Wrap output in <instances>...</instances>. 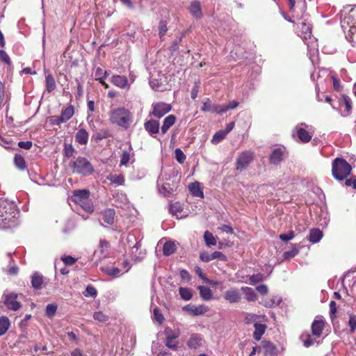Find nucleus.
<instances>
[{
    "mask_svg": "<svg viewBox=\"0 0 356 356\" xmlns=\"http://www.w3.org/2000/svg\"><path fill=\"white\" fill-rule=\"evenodd\" d=\"M18 211L13 202L0 199V229L15 226Z\"/></svg>",
    "mask_w": 356,
    "mask_h": 356,
    "instance_id": "f257e3e1",
    "label": "nucleus"
},
{
    "mask_svg": "<svg viewBox=\"0 0 356 356\" xmlns=\"http://www.w3.org/2000/svg\"><path fill=\"white\" fill-rule=\"evenodd\" d=\"M109 120L112 124L127 129L133 122V115L128 109L117 108L110 111Z\"/></svg>",
    "mask_w": 356,
    "mask_h": 356,
    "instance_id": "f03ea898",
    "label": "nucleus"
},
{
    "mask_svg": "<svg viewBox=\"0 0 356 356\" xmlns=\"http://www.w3.org/2000/svg\"><path fill=\"white\" fill-rule=\"evenodd\" d=\"M351 170V165L343 159L337 158L332 161V173L337 180L341 181L346 179Z\"/></svg>",
    "mask_w": 356,
    "mask_h": 356,
    "instance_id": "7ed1b4c3",
    "label": "nucleus"
},
{
    "mask_svg": "<svg viewBox=\"0 0 356 356\" xmlns=\"http://www.w3.org/2000/svg\"><path fill=\"white\" fill-rule=\"evenodd\" d=\"M69 166L74 173L87 176L92 173L93 167L90 161L84 157H78L76 160L72 161Z\"/></svg>",
    "mask_w": 356,
    "mask_h": 356,
    "instance_id": "20e7f679",
    "label": "nucleus"
},
{
    "mask_svg": "<svg viewBox=\"0 0 356 356\" xmlns=\"http://www.w3.org/2000/svg\"><path fill=\"white\" fill-rule=\"evenodd\" d=\"M72 200L87 212L90 213L93 211V206L89 199V191L88 190L75 191L72 196Z\"/></svg>",
    "mask_w": 356,
    "mask_h": 356,
    "instance_id": "39448f33",
    "label": "nucleus"
},
{
    "mask_svg": "<svg viewBox=\"0 0 356 356\" xmlns=\"http://www.w3.org/2000/svg\"><path fill=\"white\" fill-rule=\"evenodd\" d=\"M127 243L131 248V252L132 257L138 261L142 260L145 254V251H140L138 252L139 249L140 248V241H136V237L134 235L129 234L127 238Z\"/></svg>",
    "mask_w": 356,
    "mask_h": 356,
    "instance_id": "423d86ee",
    "label": "nucleus"
},
{
    "mask_svg": "<svg viewBox=\"0 0 356 356\" xmlns=\"http://www.w3.org/2000/svg\"><path fill=\"white\" fill-rule=\"evenodd\" d=\"M17 297L15 293H5L2 296V302L8 309L17 311L22 307L21 303L17 300Z\"/></svg>",
    "mask_w": 356,
    "mask_h": 356,
    "instance_id": "0eeeda50",
    "label": "nucleus"
},
{
    "mask_svg": "<svg viewBox=\"0 0 356 356\" xmlns=\"http://www.w3.org/2000/svg\"><path fill=\"white\" fill-rule=\"evenodd\" d=\"M172 106L170 104L159 102L152 104L151 115L157 118H161L166 113L171 111Z\"/></svg>",
    "mask_w": 356,
    "mask_h": 356,
    "instance_id": "6e6552de",
    "label": "nucleus"
},
{
    "mask_svg": "<svg viewBox=\"0 0 356 356\" xmlns=\"http://www.w3.org/2000/svg\"><path fill=\"white\" fill-rule=\"evenodd\" d=\"M254 158L253 152L246 151L240 154L236 160V170H243L246 168L252 161Z\"/></svg>",
    "mask_w": 356,
    "mask_h": 356,
    "instance_id": "1a4fd4ad",
    "label": "nucleus"
},
{
    "mask_svg": "<svg viewBox=\"0 0 356 356\" xmlns=\"http://www.w3.org/2000/svg\"><path fill=\"white\" fill-rule=\"evenodd\" d=\"M165 346L170 349H176L178 345V341H177V339L179 336L180 332L179 330H172L170 329H166L165 331Z\"/></svg>",
    "mask_w": 356,
    "mask_h": 356,
    "instance_id": "9d476101",
    "label": "nucleus"
},
{
    "mask_svg": "<svg viewBox=\"0 0 356 356\" xmlns=\"http://www.w3.org/2000/svg\"><path fill=\"white\" fill-rule=\"evenodd\" d=\"M308 125L305 123H301L298 124L295 129L296 130V134L300 139L302 143H308L310 141L313 136V132L306 130L305 128H307Z\"/></svg>",
    "mask_w": 356,
    "mask_h": 356,
    "instance_id": "9b49d317",
    "label": "nucleus"
},
{
    "mask_svg": "<svg viewBox=\"0 0 356 356\" xmlns=\"http://www.w3.org/2000/svg\"><path fill=\"white\" fill-rule=\"evenodd\" d=\"M74 113V107L72 106H68L61 113L60 116L54 117L53 123L57 125L60 124L63 122L69 120Z\"/></svg>",
    "mask_w": 356,
    "mask_h": 356,
    "instance_id": "f8f14e48",
    "label": "nucleus"
},
{
    "mask_svg": "<svg viewBox=\"0 0 356 356\" xmlns=\"http://www.w3.org/2000/svg\"><path fill=\"white\" fill-rule=\"evenodd\" d=\"M223 298L229 303H236L240 302L241 295L238 289L231 288L225 292Z\"/></svg>",
    "mask_w": 356,
    "mask_h": 356,
    "instance_id": "ddd939ff",
    "label": "nucleus"
},
{
    "mask_svg": "<svg viewBox=\"0 0 356 356\" xmlns=\"http://www.w3.org/2000/svg\"><path fill=\"white\" fill-rule=\"evenodd\" d=\"M111 81L114 86L122 89H129L131 85L127 78L121 75L113 76Z\"/></svg>",
    "mask_w": 356,
    "mask_h": 356,
    "instance_id": "4468645a",
    "label": "nucleus"
},
{
    "mask_svg": "<svg viewBox=\"0 0 356 356\" xmlns=\"http://www.w3.org/2000/svg\"><path fill=\"white\" fill-rule=\"evenodd\" d=\"M189 12L195 18H202L203 15L200 2L198 1H192L189 6Z\"/></svg>",
    "mask_w": 356,
    "mask_h": 356,
    "instance_id": "2eb2a0df",
    "label": "nucleus"
},
{
    "mask_svg": "<svg viewBox=\"0 0 356 356\" xmlns=\"http://www.w3.org/2000/svg\"><path fill=\"white\" fill-rule=\"evenodd\" d=\"M145 129L151 135L156 134L159 131V122L155 120H150L145 122Z\"/></svg>",
    "mask_w": 356,
    "mask_h": 356,
    "instance_id": "dca6fc26",
    "label": "nucleus"
},
{
    "mask_svg": "<svg viewBox=\"0 0 356 356\" xmlns=\"http://www.w3.org/2000/svg\"><path fill=\"white\" fill-rule=\"evenodd\" d=\"M183 309H184V310H186L188 312H189L195 316L203 314L209 310L208 307L204 305H198V306L188 305V306L184 307Z\"/></svg>",
    "mask_w": 356,
    "mask_h": 356,
    "instance_id": "f3484780",
    "label": "nucleus"
},
{
    "mask_svg": "<svg viewBox=\"0 0 356 356\" xmlns=\"http://www.w3.org/2000/svg\"><path fill=\"white\" fill-rule=\"evenodd\" d=\"M323 328L324 321L323 320H314L312 325V334L316 337H319L322 334Z\"/></svg>",
    "mask_w": 356,
    "mask_h": 356,
    "instance_id": "a211bd4d",
    "label": "nucleus"
},
{
    "mask_svg": "<svg viewBox=\"0 0 356 356\" xmlns=\"http://www.w3.org/2000/svg\"><path fill=\"white\" fill-rule=\"evenodd\" d=\"M220 105L211 104V102L208 99L207 102L203 103L202 110L203 111H211L218 114L223 113V110H220Z\"/></svg>",
    "mask_w": 356,
    "mask_h": 356,
    "instance_id": "6ab92c4d",
    "label": "nucleus"
},
{
    "mask_svg": "<svg viewBox=\"0 0 356 356\" xmlns=\"http://www.w3.org/2000/svg\"><path fill=\"white\" fill-rule=\"evenodd\" d=\"M254 332L253 333V337L255 340L259 341L261 338V336L264 334L266 325L264 324L259 323V322H256L254 324Z\"/></svg>",
    "mask_w": 356,
    "mask_h": 356,
    "instance_id": "aec40b11",
    "label": "nucleus"
},
{
    "mask_svg": "<svg viewBox=\"0 0 356 356\" xmlns=\"http://www.w3.org/2000/svg\"><path fill=\"white\" fill-rule=\"evenodd\" d=\"M188 188L190 192L193 196L201 197L202 198L204 197V193L202 190L200 188V183L197 181H195L193 183H191L188 185Z\"/></svg>",
    "mask_w": 356,
    "mask_h": 356,
    "instance_id": "412c9836",
    "label": "nucleus"
},
{
    "mask_svg": "<svg viewBox=\"0 0 356 356\" xmlns=\"http://www.w3.org/2000/svg\"><path fill=\"white\" fill-rule=\"evenodd\" d=\"M202 338L199 334H193L188 339L187 344L189 348L196 349L202 346Z\"/></svg>",
    "mask_w": 356,
    "mask_h": 356,
    "instance_id": "4be33fe9",
    "label": "nucleus"
},
{
    "mask_svg": "<svg viewBox=\"0 0 356 356\" xmlns=\"http://www.w3.org/2000/svg\"><path fill=\"white\" fill-rule=\"evenodd\" d=\"M176 117L174 115H168L163 122L161 132L165 134L168 129L175 123Z\"/></svg>",
    "mask_w": 356,
    "mask_h": 356,
    "instance_id": "5701e85b",
    "label": "nucleus"
},
{
    "mask_svg": "<svg viewBox=\"0 0 356 356\" xmlns=\"http://www.w3.org/2000/svg\"><path fill=\"white\" fill-rule=\"evenodd\" d=\"M283 159V152L280 149L273 150L270 156V162L272 164L277 165Z\"/></svg>",
    "mask_w": 356,
    "mask_h": 356,
    "instance_id": "b1692460",
    "label": "nucleus"
},
{
    "mask_svg": "<svg viewBox=\"0 0 356 356\" xmlns=\"http://www.w3.org/2000/svg\"><path fill=\"white\" fill-rule=\"evenodd\" d=\"M241 290L244 293L245 298L248 301L254 302L257 300V296L253 289L248 286H244L242 287Z\"/></svg>",
    "mask_w": 356,
    "mask_h": 356,
    "instance_id": "393cba45",
    "label": "nucleus"
},
{
    "mask_svg": "<svg viewBox=\"0 0 356 356\" xmlns=\"http://www.w3.org/2000/svg\"><path fill=\"white\" fill-rule=\"evenodd\" d=\"M115 211L112 209H108L102 213L103 220L108 225H113L115 221Z\"/></svg>",
    "mask_w": 356,
    "mask_h": 356,
    "instance_id": "a878e982",
    "label": "nucleus"
},
{
    "mask_svg": "<svg viewBox=\"0 0 356 356\" xmlns=\"http://www.w3.org/2000/svg\"><path fill=\"white\" fill-rule=\"evenodd\" d=\"M300 24L301 27L300 36L304 40L309 38L312 35V28L310 25L306 23L305 22H302Z\"/></svg>",
    "mask_w": 356,
    "mask_h": 356,
    "instance_id": "bb28decb",
    "label": "nucleus"
},
{
    "mask_svg": "<svg viewBox=\"0 0 356 356\" xmlns=\"http://www.w3.org/2000/svg\"><path fill=\"white\" fill-rule=\"evenodd\" d=\"M88 133L84 129H79L76 134V141L81 145H86L88 140Z\"/></svg>",
    "mask_w": 356,
    "mask_h": 356,
    "instance_id": "cd10ccee",
    "label": "nucleus"
},
{
    "mask_svg": "<svg viewBox=\"0 0 356 356\" xmlns=\"http://www.w3.org/2000/svg\"><path fill=\"white\" fill-rule=\"evenodd\" d=\"M323 237V233L319 229H312L310 230L309 241L312 243L318 242Z\"/></svg>",
    "mask_w": 356,
    "mask_h": 356,
    "instance_id": "c85d7f7f",
    "label": "nucleus"
},
{
    "mask_svg": "<svg viewBox=\"0 0 356 356\" xmlns=\"http://www.w3.org/2000/svg\"><path fill=\"white\" fill-rule=\"evenodd\" d=\"M107 179L115 186H122L124 183V176L121 174H110L107 177Z\"/></svg>",
    "mask_w": 356,
    "mask_h": 356,
    "instance_id": "c756f323",
    "label": "nucleus"
},
{
    "mask_svg": "<svg viewBox=\"0 0 356 356\" xmlns=\"http://www.w3.org/2000/svg\"><path fill=\"white\" fill-rule=\"evenodd\" d=\"M177 249V245L175 242L169 241L163 245V252L165 256H169L173 254Z\"/></svg>",
    "mask_w": 356,
    "mask_h": 356,
    "instance_id": "7c9ffc66",
    "label": "nucleus"
},
{
    "mask_svg": "<svg viewBox=\"0 0 356 356\" xmlns=\"http://www.w3.org/2000/svg\"><path fill=\"white\" fill-rule=\"evenodd\" d=\"M198 289L200 291V296L203 300L208 301L213 298L211 290L209 287L200 286H198Z\"/></svg>",
    "mask_w": 356,
    "mask_h": 356,
    "instance_id": "2f4dec72",
    "label": "nucleus"
},
{
    "mask_svg": "<svg viewBox=\"0 0 356 356\" xmlns=\"http://www.w3.org/2000/svg\"><path fill=\"white\" fill-rule=\"evenodd\" d=\"M10 320L7 316H2L0 317V336L3 335L10 327Z\"/></svg>",
    "mask_w": 356,
    "mask_h": 356,
    "instance_id": "473e14b6",
    "label": "nucleus"
},
{
    "mask_svg": "<svg viewBox=\"0 0 356 356\" xmlns=\"http://www.w3.org/2000/svg\"><path fill=\"white\" fill-rule=\"evenodd\" d=\"M45 86L46 90L49 92H51L56 89V81L53 76L48 74L45 76Z\"/></svg>",
    "mask_w": 356,
    "mask_h": 356,
    "instance_id": "72a5a7b5",
    "label": "nucleus"
},
{
    "mask_svg": "<svg viewBox=\"0 0 356 356\" xmlns=\"http://www.w3.org/2000/svg\"><path fill=\"white\" fill-rule=\"evenodd\" d=\"M43 283V277L38 273H35L31 279V284L33 288L38 289L41 288Z\"/></svg>",
    "mask_w": 356,
    "mask_h": 356,
    "instance_id": "f704fd0d",
    "label": "nucleus"
},
{
    "mask_svg": "<svg viewBox=\"0 0 356 356\" xmlns=\"http://www.w3.org/2000/svg\"><path fill=\"white\" fill-rule=\"evenodd\" d=\"M174 187H172L169 183H165L159 187V191L164 196L168 197L173 193Z\"/></svg>",
    "mask_w": 356,
    "mask_h": 356,
    "instance_id": "c9c22d12",
    "label": "nucleus"
},
{
    "mask_svg": "<svg viewBox=\"0 0 356 356\" xmlns=\"http://www.w3.org/2000/svg\"><path fill=\"white\" fill-rule=\"evenodd\" d=\"M204 241L207 246H211L216 245V239L213 236V234L209 231H206L204 234Z\"/></svg>",
    "mask_w": 356,
    "mask_h": 356,
    "instance_id": "e433bc0d",
    "label": "nucleus"
},
{
    "mask_svg": "<svg viewBox=\"0 0 356 356\" xmlns=\"http://www.w3.org/2000/svg\"><path fill=\"white\" fill-rule=\"evenodd\" d=\"M226 136H227L226 131H224L223 130H220V131H217L213 135V136L211 139V143L213 144H218L222 140H223Z\"/></svg>",
    "mask_w": 356,
    "mask_h": 356,
    "instance_id": "4c0bfd02",
    "label": "nucleus"
},
{
    "mask_svg": "<svg viewBox=\"0 0 356 356\" xmlns=\"http://www.w3.org/2000/svg\"><path fill=\"white\" fill-rule=\"evenodd\" d=\"M179 294L182 299L185 300H189L192 298V293L191 289L188 288L180 287Z\"/></svg>",
    "mask_w": 356,
    "mask_h": 356,
    "instance_id": "58836bf2",
    "label": "nucleus"
},
{
    "mask_svg": "<svg viewBox=\"0 0 356 356\" xmlns=\"http://www.w3.org/2000/svg\"><path fill=\"white\" fill-rule=\"evenodd\" d=\"M104 271L107 275L116 277L119 276L120 270L117 267L111 266L104 268Z\"/></svg>",
    "mask_w": 356,
    "mask_h": 356,
    "instance_id": "ea45409f",
    "label": "nucleus"
},
{
    "mask_svg": "<svg viewBox=\"0 0 356 356\" xmlns=\"http://www.w3.org/2000/svg\"><path fill=\"white\" fill-rule=\"evenodd\" d=\"M298 252H299L298 249L296 247H293L291 248V250L284 252V254H283L284 259L286 260L291 259L293 258L294 257H296L298 254Z\"/></svg>",
    "mask_w": 356,
    "mask_h": 356,
    "instance_id": "a19ab883",
    "label": "nucleus"
},
{
    "mask_svg": "<svg viewBox=\"0 0 356 356\" xmlns=\"http://www.w3.org/2000/svg\"><path fill=\"white\" fill-rule=\"evenodd\" d=\"M15 165L20 170H24L26 168L25 161L21 155H15L14 159Z\"/></svg>",
    "mask_w": 356,
    "mask_h": 356,
    "instance_id": "79ce46f5",
    "label": "nucleus"
},
{
    "mask_svg": "<svg viewBox=\"0 0 356 356\" xmlns=\"http://www.w3.org/2000/svg\"><path fill=\"white\" fill-rule=\"evenodd\" d=\"M97 293V290L92 285L87 286L86 291L83 292V295L86 297H96Z\"/></svg>",
    "mask_w": 356,
    "mask_h": 356,
    "instance_id": "37998d69",
    "label": "nucleus"
},
{
    "mask_svg": "<svg viewBox=\"0 0 356 356\" xmlns=\"http://www.w3.org/2000/svg\"><path fill=\"white\" fill-rule=\"evenodd\" d=\"M264 279V277L262 274L258 273L255 275H252L250 277V284L254 285L257 283H259L261 281H263Z\"/></svg>",
    "mask_w": 356,
    "mask_h": 356,
    "instance_id": "c03bdc74",
    "label": "nucleus"
},
{
    "mask_svg": "<svg viewBox=\"0 0 356 356\" xmlns=\"http://www.w3.org/2000/svg\"><path fill=\"white\" fill-rule=\"evenodd\" d=\"M57 309L56 305L49 304L46 307V314L49 317H52L55 315Z\"/></svg>",
    "mask_w": 356,
    "mask_h": 356,
    "instance_id": "a18cd8bd",
    "label": "nucleus"
},
{
    "mask_svg": "<svg viewBox=\"0 0 356 356\" xmlns=\"http://www.w3.org/2000/svg\"><path fill=\"white\" fill-rule=\"evenodd\" d=\"M238 105V103L236 101L230 102L227 105H220V110H223V113L227 112L229 109H234L236 108Z\"/></svg>",
    "mask_w": 356,
    "mask_h": 356,
    "instance_id": "49530a36",
    "label": "nucleus"
},
{
    "mask_svg": "<svg viewBox=\"0 0 356 356\" xmlns=\"http://www.w3.org/2000/svg\"><path fill=\"white\" fill-rule=\"evenodd\" d=\"M175 158L179 163H183L186 159V156L180 149H176L175 151Z\"/></svg>",
    "mask_w": 356,
    "mask_h": 356,
    "instance_id": "de8ad7c7",
    "label": "nucleus"
},
{
    "mask_svg": "<svg viewBox=\"0 0 356 356\" xmlns=\"http://www.w3.org/2000/svg\"><path fill=\"white\" fill-rule=\"evenodd\" d=\"M93 318L99 322H106L108 320V316L102 312H95Z\"/></svg>",
    "mask_w": 356,
    "mask_h": 356,
    "instance_id": "09e8293b",
    "label": "nucleus"
},
{
    "mask_svg": "<svg viewBox=\"0 0 356 356\" xmlns=\"http://www.w3.org/2000/svg\"><path fill=\"white\" fill-rule=\"evenodd\" d=\"M130 160V154L127 151H123L120 156V165H124L128 163Z\"/></svg>",
    "mask_w": 356,
    "mask_h": 356,
    "instance_id": "8fccbe9b",
    "label": "nucleus"
},
{
    "mask_svg": "<svg viewBox=\"0 0 356 356\" xmlns=\"http://www.w3.org/2000/svg\"><path fill=\"white\" fill-rule=\"evenodd\" d=\"M154 319L159 324L162 323L164 318L163 314L161 313L160 310L158 308H154Z\"/></svg>",
    "mask_w": 356,
    "mask_h": 356,
    "instance_id": "3c124183",
    "label": "nucleus"
},
{
    "mask_svg": "<svg viewBox=\"0 0 356 356\" xmlns=\"http://www.w3.org/2000/svg\"><path fill=\"white\" fill-rule=\"evenodd\" d=\"M259 318V316H258L257 315H255L254 314H247L245 318V321L247 324H250L252 323L254 324L256 322H258L257 319Z\"/></svg>",
    "mask_w": 356,
    "mask_h": 356,
    "instance_id": "603ef678",
    "label": "nucleus"
},
{
    "mask_svg": "<svg viewBox=\"0 0 356 356\" xmlns=\"http://www.w3.org/2000/svg\"><path fill=\"white\" fill-rule=\"evenodd\" d=\"M348 325L350 326V332L353 333L356 329V316L352 315L350 316Z\"/></svg>",
    "mask_w": 356,
    "mask_h": 356,
    "instance_id": "864d4df0",
    "label": "nucleus"
},
{
    "mask_svg": "<svg viewBox=\"0 0 356 356\" xmlns=\"http://www.w3.org/2000/svg\"><path fill=\"white\" fill-rule=\"evenodd\" d=\"M74 152V149L71 145H65L64 147V154L65 156L67 157H71L73 155V153Z\"/></svg>",
    "mask_w": 356,
    "mask_h": 356,
    "instance_id": "5fc2aeb1",
    "label": "nucleus"
},
{
    "mask_svg": "<svg viewBox=\"0 0 356 356\" xmlns=\"http://www.w3.org/2000/svg\"><path fill=\"white\" fill-rule=\"evenodd\" d=\"M295 236L294 232L291 231L288 234H282L280 235V238L283 241H288L293 239Z\"/></svg>",
    "mask_w": 356,
    "mask_h": 356,
    "instance_id": "6e6d98bb",
    "label": "nucleus"
},
{
    "mask_svg": "<svg viewBox=\"0 0 356 356\" xmlns=\"http://www.w3.org/2000/svg\"><path fill=\"white\" fill-rule=\"evenodd\" d=\"M0 60L8 65H10L11 63L10 57L3 50H0Z\"/></svg>",
    "mask_w": 356,
    "mask_h": 356,
    "instance_id": "4d7b16f0",
    "label": "nucleus"
},
{
    "mask_svg": "<svg viewBox=\"0 0 356 356\" xmlns=\"http://www.w3.org/2000/svg\"><path fill=\"white\" fill-rule=\"evenodd\" d=\"M167 31L166 23L165 22H161L159 24V35L161 38L165 35Z\"/></svg>",
    "mask_w": 356,
    "mask_h": 356,
    "instance_id": "13d9d810",
    "label": "nucleus"
},
{
    "mask_svg": "<svg viewBox=\"0 0 356 356\" xmlns=\"http://www.w3.org/2000/svg\"><path fill=\"white\" fill-rule=\"evenodd\" d=\"M61 260L65 263L66 265H73L76 262V259L71 256H64L61 258Z\"/></svg>",
    "mask_w": 356,
    "mask_h": 356,
    "instance_id": "bf43d9fd",
    "label": "nucleus"
},
{
    "mask_svg": "<svg viewBox=\"0 0 356 356\" xmlns=\"http://www.w3.org/2000/svg\"><path fill=\"white\" fill-rule=\"evenodd\" d=\"M211 260L219 259L222 261L226 260V257L220 252L216 251L211 254Z\"/></svg>",
    "mask_w": 356,
    "mask_h": 356,
    "instance_id": "052dcab7",
    "label": "nucleus"
},
{
    "mask_svg": "<svg viewBox=\"0 0 356 356\" xmlns=\"http://www.w3.org/2000/svg\"><path fill=\"white\" fill-rule=\"evenodd\" d=\"M256 290L261 294V295H266L268 293V288L267 285L266 284H261L257 286Z\"/></svg>",
    "mask_w": 356,
    "mask_h": 356,
    "instance_id": "680f3d73",
    "label": "nucleus"
},
{
    "mask_svg": "<svg viewBox=\"0 0 356 356\" xmlns=\"http://www.w3.org/2000/svg\"><path fill=\"white\" fill-rule=\"evenodd\" d=\"M280 302V298H275L274 299L270 300V301L266 302L265 303V306L268 307H272L278 305Z\"/></svg>",
    "mask_w": 356,
    "mask_h": 356,
    "instance_id": "e2e57ef3",
    "label": "nucleus"
},
{
    "mask_svg": "<svg viewBox=\"0 0 356 356\" xmlns=\"http://www.w3.org/2000/svg\"><path fill=\"white\" fill-rule=\"evenodd\" d=\"M200 83L195 82V86H193L191 91V98L195 99L197 97V94L200 88Z\"/></svg>",
    "mask_w": 356,
    "mask_h": 356,
    "instance_id": "0e129e2a",
    "label": "nucleus"
},
{
    "mask_svg": "<svg viewBox=\"0 0 356 356\" xmlns=\"http://www.w3.org/2000/svg\"><path fill=\"white\" fill-rule=\"evenodd\" d=\"M150 86L155 90H159L161 88V84L156 79H152L149 81Z\"/></svg>",
    "mask_w": 356,
    "mask_h": 356,
    "instance_id": "69168bd1",
    "label": "nucleus"
},
{
    "mask_svg": "<svg viewBox=\"0 0 356 356\" xmlns=\"http://www.w3.org/2000/svg\"><path fill=\"white\" fill-rule=\"evenodd\" d=\"M18 146L25 149H29L32 147V143L31 141H20L18 143Z\"/></svg>",
    "mask_w": 356,
    "mask_h": 356,
    "instance_id": "338daca9",
    "label": "nucleus"
},
{
    "mask_svg": "<svg viewBox=\"0 0 356 356\" xmlns=\"http://www.w3.org/2000/svg\"><path fill=\"white\" fill-rule=\"evenodd\" d=\"M345 185L346 186H352L353 188L356 189V178L347 179L345 181Z\"/></svg>",
    "mask_w": 356,
    "mask_h": 356,
    "instance_id": "774afa93",
    "label": "nucleus"
}]
</instances>
